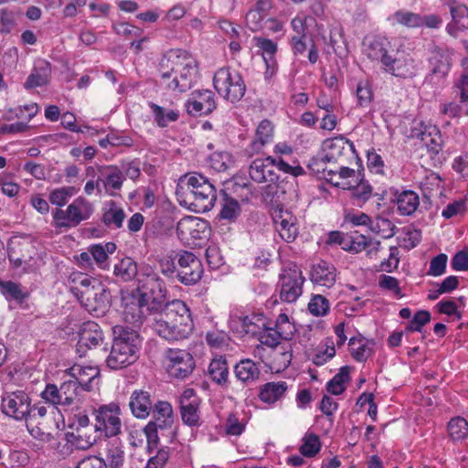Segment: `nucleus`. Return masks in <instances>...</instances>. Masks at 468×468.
<instances>
[{"instance_id": "obj_4", "label": "nucleus", "mask_w": 468, "mask_h": 468, "mask_svg": "<svg viewBox=\"0 0 468 468\" xmlns=\"http://www.w3.org/2000/svg\"><path fill=\"white\" fill-rule=\"evenodd\" d=\"M179 182L193 196V205L197 212L204 213L213 208L217 200L216 189L207 177L192 172L181 176Z\"/></svg>"}, {"instance_id": "obj_8", "label": "nucleus", "mask_w": 468, "mask_h": 468, "mask_svg": "<svg viewBox=\"0 0 468 468\" xmlns=\"http://www.w3.org/2000/svg\"><path fill=\"white\" fill-rule=\"evenodd\" d=\"M122 316L126 323L140 326L152 314L157 313V306L151 305L136 291L122 297Z\"/></svg>"}, {"instance_id": "obj_9", "label": "nucleus", "mask_w": 468, "mask_h": 468, "mask_svg": "<svg viewBox=\"0 0 468 468\" xmlns=\"http://www.w3.org/2000/svg\"><path fill=\"white\" fill-rule=\"evenodd\" d=\"M165 359L168 376L176 380H186L196 368L192 354L185 349L168 348Z\"/></svg>"}, {"instance_id": "obj_48", "label": "nucleus", "mask_w": 468, "mask_h": 468, "mask_svg": "<svg viewBox=\"0 0 468 468\" xmlns=\"http://www.w3.org/2000/svg\"><path fill=\"white\" fill-rule=\"evenodd\" d=\"M369 229L384 239H390L396 234L397 227L388 218L377 217L371 219Z\"/></svg>"}, {"instance_id": "obj_47", "label": "nucleus", "mask_w": 468, "mask_h": 468, "mask_svg": "<svg viewBox=\"0 0 468 468\" xmlns=\"http://www.w3.org/2000/svg\"><path fill=\"white\" fill-rule=\"evenodd\" d=\"M266 325V319L262 314H251L241 319L242 332L246 335H259Z\"/></svg>"}, {"instance_id": "obj_33", "label": "nucleus", "mask_w": 468, "mask_h": 468, "mask_svg": "<svg viewBox=\"0 0 468 468\" xmlns=\"http://www.w3.org/2000/svg\"><path fill=\"white\" fill-rule=\"evenodd\" d=\"M107 173L104 174V178L101 179V184L105 192L111 196H116V191L120 190L125 180L123 172L116 165H111L106 168Z\"/></svg>"}, {"instance_id": "obj_17", "label": "nucleus", "mask_w": 468, "mask_h": 468, "mask_svg": "<svg viewBox=\"0 0 468 468\" xmlns=\"http://www.w3.org/2000/svg\"><path fill=\"white\" fill-rule=\"evenodd\" d=\"M392 49L391 42L388 37L381 35L367 37L363 41V53L373 62H385Z\"/></svg>"}, {"instance_id": "obj_60", "label": "nucleus", "mask_w": 468, "mask_h": 468, "mask_svg": "<svg viewBox=\"0 0 468 468\" xmlns=\"http://www.w3.org/2000/svg\"><path fill=\"white\" fill-rule=\"evenodd\" d=\"M308 310L314 316H324L330 310L329 301L321 294L313 295L308 303Z\"/></svg>"}, {"instance_id": "obj_10", "label": "nucleus", "mask_w": 468, "mask_h": 468, "mask_svg": "<svg viewBox=\"0 0 468 468\" xmlns=\"http://www.w3.org/2000/svg\"><path fill=\"white\" fill-rule=\"evenodd\" d=\"M177 261L176 281L184 285L197 283L203 275L201 261L191 251L181 250L176 254Z\"/></svg>"}, {"instance_id": "obj_34", "label": "nucleus", "mask_w": 468, "mask_h": 468, "mask_svg": "<svg viewBox=\"0 0 468 468\" xmlns=\"http://www.w3.org/2000/svg\"><path fill=\"white\" fill-rule=\"evenodd\" d=\"M287 388L285 381L268 382L261 386L259 398L262 402L273 404L285 396Z\"/></svg>"}, {"instance_id": "obj_29", "label": "nucleus", "mask_w": 468, "mask_h": 468, "mask_svg": "<svg viewBox=\"0 0 468 468\" xmlns=\"http://www.w3.org/2000/svg\"><path fill=\"white\" fill-rule=\"evenodd\" d=\"M95 427L79 429L67 433L68 441L78 450H88L96 441Z\"/></svg>"}, {"instance_id": "obj_46", "label": "nucleus", "mask_w": 468, "mask_h": 468, "mask_svg": "<svg viewBox=\"0 0 468 468\" xmlns=\"http://www.w3.org/2000/svg\"><path fill=\"white\" fill-rule=\"evenodd\" d=\"M339 187L343 189H354V197L362 201H367L371 197L372 187L367 183L363 182L360 177L341 183Z\"/></svg>"}, {"instance_id": "obj_52", "label": "nucleus", "mask_w": 468, "mask_h": 468, "mask_svg": "<svg viewBox=\"0 0 468 468\" xmlns=\"http://www.w3.org/2000/svg\"><path fill=\"white\" fill-rule=\"evenodd\" d=\"M84 391L74 380L70 378L65 380L60 385V393L63 398L64 406L72 405L77 399L80 393Z\"/></svg>"}, {"instance_id": "obj_20", "label": "nucleus", "mask_w": 468, "mask_h": 468, "mask_svg": "<svg viewBox=\"0 0 468 468\" xmlns=\"http://www.w3.org/2000/svg\"><path fill=\"white\" fill-rule=\"evenodd\" d=\"M276 159L268 156L253 160L249 167V175L255 183H274L279 176L275 172Z\"/></svg>"}, {"instance_id": "obj_28", "label": "nucleus", "mask_w": 468, "mask_h": 468, "mask_svg": "<svg viewBox=\"0 0 468 468\" xmlns=\"http://www.w3.org/2000/svg\"><path fill=\"white\" fill-rule=\"evenodd\" d=\"M274 126L269 120H262L255 132V138L250 143L251 153H259L268 144L272 142Z\"/></svg>"}, {"instance_id": "obj_35", "label": "nucleus", "mask_w": 468, "mask_h": 468, "mask_svg": "<svg viewBox=\"0 0 468 468\" xmlns=\"http://www.w3.org/2000/svg\"><path fill=\"white\" fill-rule=\"evenodd\" d=\"M235 375L239 380L245 384L256 382L260 378V368L251 359L240 360L234 368Z\"/></svg>"}, {"instance_id": "obj_27", "label": "nucleus", "mask_w": 468, "mask_h": 468, "mask_svg": "<svg viewBox=\"0 0 468 468\" xmlns=\"http://www.w3.org/2000/svg\"><path fill=\"white\" fill-rule=\"evenodd\" d=\"M83 304L93 311L104 309L110 301V292L101 284H97L92 292H84Z\"/></svg>"}, {"instance_id": "obj_51", "label": "nucleus", "mask_w": 468, "mask_h": 468, "mask_svg": "<svg viewBox=\"0 0 468 468\" xmlns=\"http://www.w3.org/2000/svg\"><path fill=\"white\" fill-rule=\"evenodd\" d=\"M256 46L262 51V57L267 68L275 66L274 56L277 52V44L269 38L255 37Z\"/></svg>"}, {"instance_id": "obj_23", "label": "nucleus", "mask_w": 468, "mask_h": 468, "mask_svg": "<svg viewBox=\"0 0 468 468\" xmlns=\"http://www.w3.org/2000/svg\"><path fill=\"white\" fill-rule=\"evenodd\" d=\"M103 341V333L100 325L93 322L88 321L83 323L79 333V341L77 344V351L81 352V348L86 346L92 348L100 346Z\"/></svg>"}, {"instance_id": "obj_42", "label": "nucleus", "mask_w": 468, "mask_h": 468, "mask_svg": "<svg viewBox=\"0 0 468 468\" xmlns=\"http://www.w3.org/2000/svg\"><path fill=\"white\" fill-rule=\"evenodd\" d=\"M208 374L214 382L218 385H225L229 378L227 359L224 356L212 359L208 367Z\"/></svg>"}, {"instance_id": "obj_32", "label": "nucleus", "mask_w": 468, "mask_h": 468, "mask_svg": "<svg viewBox=\"0 0 468 468\" xmlns=\"http://www.w3.org/2000/svg\"><path fill=\"white\" fill-rule=\"evenodd\" d=\"M173 423H168L166 420L160 417H154L144 429V432L147 439L148 449L156 448L159 443V432L163 434L166 430L171 429Z\"/></svg>"}, {"instance_id": "obj_5", "label": "nucleus", "mask_w": 468, "mask_h": 468, "mask_svg": "<svg viewBox=\"0 0 468 468\" xmlns=\"http://www.w3.org/2000/svg\"><path fill=\"white\" fill-rule=\"evenodd\" d=\"M94 212L93 205L82 197L75 198L66 209L56 208L52 211L55 229H70L88 220Z\"/></svg>"}, {"instance_id": "obj_39", "label": "nucleus", "mask_w": 468, "mask_h": 468, "mask_svg": "<svg viewBox=\"0 0 468 468\" xmlns=\"http://www.w3.org/2000/svg\"><path fill=\"white\" fill-rule=\"evenodd\" d=\"M70 279L75 284L71 287V292L80 302L84 299V292H92L95 290L96 285L101 283L97 279L89 277L81 272L73 273Z\"/></svg>"}, {"instance_id": "obj_45", "label": "nucleus", "mask_w": 468, "mask_h": 468, "mask_svg": "<svg viewBox=\"0 0 468 468\" xmlns=\"http://www.w3.org/2000/svg\"><path fill=\"white\" fill-rule=\"evenodd\" d=\"M369 345L372 346L374 345V343L372 341L368 342L364 338H350L348 346L350 347L351 354L354 359L356 360L357 362L366 361L371 355V347L369 346Z\"/></svg>"}, {"instance_id": "obj_13", "label": "nucleus", "mask_w": 468, "mask_h": 468, "mask_svg": "<svg viewBox=\"0 0 468 468\" xmlns=\"http://www.w3.org/2000/svg\"><path fill=\"white\" fill-rule=\"evenodd\" d=\"M254 354L272 372L279 373L284 371L290 366L292 357V348L289 343L285 342L273 349L256 346Z\"/></svg>"}, {"instance_id": "obj_59", "label": "nucleus", "mask_w": 468, "mask_h": 468, "mask_svg": "<svg viewBox=\"0 0 468 468\" xmlns=\"http://www.w3.org/2000/svg\"><path fill=\"white\" fill-rule=\"evenodd\" d=\"M76 194L74 186H62L56 188L49 194V201L51 204L59 207H63L67 204L68 200Z\"/></svg>"}, {"instance_id": "obj_30", "label": "nucleus", "mask_w": 468, "mask_h": 468, "mask_svg": "<svg viewBox=\"0 0 468 468\" xmlns=\"http://www.w3.org/2000/svg\"><path fill=\"white\" fill-rule=\"evenodd\" d=\"M125 218L124 210L113 200L108 201L103 207L101 221L109 229H117L122 227Z\"/></svg>"}, {"instance_id": "obj_55", "label": "nucleus", "mask_w": 468, "mask_h": 468, "mask_svg": "<svg viewBox=\"0 0 468 468\" xmlns=\"http://www.w3.org/2000/svg\"><path fill=\"white\" fill-rule=\"evenodd\" d=\"M346 239L347 246H346L345 250L353 253H359L371 244V239L357 232L348 234Z\"/></svg>"}, {"instance_id": "obj_16", "label": "nucleus", "mask_w": 468, "mask_h": 468, "mask_svg": "<svg viewBox=\"0 0 468 468\" xmlns=\"http://www.w3.org/2000/svg\"><path fill=\"white\" fill-rule=\"evenodd\" d=\"M216 107L215 94L210 90H194L185 102L186 111L191 116L208 115Z\"/></svg>"}, {"instance_id": "obj_11", "label": "nucleus", "mask_w": 468, "mask_h": 468, "mask_svg": "<svg viewBox=\"0 0 468 468\" xmlns=\"http://www.w3.org/2000/svg\"><path fill=\"white\" fill-rule=\"evenodd\" d=\"M122 411L119 404L112 402L100 406L95 411V431L103 432L106 437H114L121 433Z\"/></svg>"}, {"instance_id": "obj_61", "label": "nucleus", "mask_w": 468, "mask_h": 468, "mask_svg": "<svg viewBox=\"0 0 468 468\" xmlns=\"http://www.w3.org/2000/svg\"><path fill=\"white\" fill-rule=\"evenodd\" d=\"M108 468H121L124 463V452L116 443H111L106 453Z\"/></svg>"}, {"instance_id": "obj_37", "label": "nucleus", "mask_w": 468, "mask_h": 468, "mask_svg": "<svg viewBox=\"0 0 468 468\" xmlns=\"http://www.w3.org/2000/svg\"><path fill=\"white\" fill-rule=\"evenodd\" d=\"M398 211L402 216H411L420 206V197L412 190H404L397 196Z\"/></svg>"}, {"instance_id": "obj_62", "label": "nucleus", "mask_w": 468, "mask_h": 468, "mask_svg": "<svg viewBox=\"0 0 468 468\" xmlns=\"http://www.w3.org/2000/svg\"><path fill=\"white\" fill-rule=\"evenodd\" d=\"M240 213V206L233 197L225 195L222 207L220 210V218L223 219L233 220Z\"/></svg>"}, {"instance_id": "obj_64", "label": "nucleus", "mask_w": 468, "mask_h": 468, "mask_svg": "<svg viewBox=\"0 0 468 468\" xmlns=\"http://www.w3.org/2000/svg\"><path fill=\"white\" fill-rule=\"evenodd\" d=\"M395 20L408 27H422V16L409 11H397L394 14Z\"/></svg>"}, {"instance_id": "obj_26", "label": "nucleus", "mask_w": 468, "mask_h": 468, "mask_svg": "<svg viewBox=\"0 0 468 468\" xmlns=\"http://www.w3.org/2000/svg\"><path fill=\"white\" fill-rule=\"evenodd\" d=\"M67 374L74 380L84 391L91 389V382L100 374L99 369L94 367H84L74 365L67 370Z\"/></svg>"}, {"instance_id": "obj_6", "label": "nucleus", "mask_w": 468, "mask_h": 468, "mask_svg": "<svg viewBox=\"0 0 468 468\" xmlns=\"http://www.w3.org/2000/svg\"><path fill=\"white\" fill-rule=\"evenodd\" d=\"M213 86L219 95L232 103L239 101L246 91L240 73L229 67L220 68L215 72Z\"/></svg>"}, {"instance_id": "obj_12", "label": "nucleus", "mask_w": 468, "mask_h": 468, "mask_svg": "<svg viewBox=\"0 0 468 468\" xmlns=\"http://www.w3.org/2000/svg\"><path fill=\"white\" fill-rule=\"evenodd\" d=\"M135 291L144 296L151 305L157 306V311L164 307L167 290L164 281L155 272L140 278Z\"/></svg>"}, {"instance_id": "obj_43", "label": "nucleus", "mask_w": 468, "mask_h": 468, "mask_svg": "<svg viewBox=\"0 0 468 468\" xmlns=\"http://www.w3.org/2000/svg\"><path fill=\"white\" fill-rule=\"evenodd\" d=\"M137 263L130 257L122 259L114 265L113 273L122 282L132 281L137 274Z\"/></svg>"}, {"instance_id": "obj_3", "label": "nucleus", "mask_w": 468, "mask_h": 468, "mask_svg": "<svg viewBox=\"0 0 468 468\" xmlns=\"http://www.w3.org/2000/svg\"><path fill=\"white\" fill-rule=\"evenodd\" d=\"M112 331L113 342L106 365L111 369L119 370L137 361L141 338L135 330L122 325H115Z\"/></svg>"}, {"instance_id": "obj_50", "label": "nucleus", "mask_w": 468, "mask_h": 468, "mask_svg": "<svg viewBox=\"0 0 468 468\" xmlns=\"http://www.w3.org/2000/svg\"><path fill=\"white\" fill-rule=\"evenodd\" d=\"M21 255L18 256L15 248H8V258L16 267L21 266L23 263L27 264L32 259L31 251L34 250V246L30 242H22L19 244Z\"/></svg>"}, {"instance_id": "obj_58", "label": "nucleus", "mask_w": 468, "mask_h": 468, "mask_svg": "<svg viewBox=\"0 0 468 468\" xmlns=\"http://www.w3.org/2000/svg\"><path fill=\"white\" fill-rule=\"evenodd\" d=\"M335 355V344L332 338H325L323 342L322 350H319L313 356V363L315 366H323Z\"/></svg>"}, {"instance_id": "obj_44", "label": "nucleus", "mask_w": 468, "mask_h": 468, "mask_svg": "<svg viewBox=\"0 0 468 468\" xmlns=\"http://www.w3.org/2000/svg\"><path fill=\"white\" fill-rule=\"evenodd\" d=\"M422 144L432 153L438 154L441 147L440 131L435 126L425 128L424 131L416 134Z\"/></svg>"}, {"instance_id": "obj_49", "label": "nucleus", "mask_w": 468, "mask_h": 468, "mask_svg": "<svg viewBox=\"0 0 468 468\" xmlns=\"http://www.w3.org/2000/svg\"><path fill=\"white\" fill-rule=\"evenodd\" d=\"M349 378V367H343L339 372L334 376V378L327 383L326 389L333 395H340L346 390L345 384L348 382Z\"/></svg>"}, {"instance_id": "obj_56", "label": "nucleus", "mask_w": 468, "mask_h": 468, "mask_svg": "<svg viewBox=\"0 0 468 468\" xmlns=\"http://www.w3.org/2000/svg\"><path fill=\"white\" fill-rule=\"evenodd\" d=\"M308 168L316 176L323 175V177L330 182L335 186L339 187L341 186L340 182H334L333 176L335 175L336 171L333 169H328L327 166L322 162L320 157L314 156L312 158L308 165Z\"/></svg>"}, {"instance_id": "obj_18", "label": "nucleus", "mask_w": 468, "mask_h": 468, "mask_svg": "<svg viewBox=\"0 0 468 468\" xmlns=\"http://www.w3.org/2000/svg\"><path fill=\"white\" fill-rule=\"evenodd\" d=\"M29 397L23 391L6 394L2 399L3 412L15 420H25L29 413Z\"/></svg>"}, {"instance_id": "obj_24", "label": "nucleus", "mask_w": 468, "mask_h": 468, "mask_svg": "<svg viewBox=\"0 0 468 468\" xmlns=\"http://www.w3.org/2000/svg\"><path fill=\"white\" fill-rule=\"evenodd\" d=\"M129 408L137 419H146L153 409L151 394L143 389H135L130 396Z\"/></svg>"}, {"instance_id": "obj_15", "label": "nucleus", "mask_w": 468, "mask_h": 468, "mask_svg": "<svg viewBox=\"0 0 468 468\" xmlns=\"http://www.w3.org/2000/svg\"><path fill=\"white\" fill-rule=\"evenodd\" d=\"M180 415L184 424L200 426V399L193 388H186L179 397Z\"/></svg>"}, {"instance_id": "obj_36", "label": "nucleus", "mask_w": 468, "mask_h": 468, "mask_svg": "<svg viewBox=\"0 0 468 468\" xmlns=\"http://www.w3.org/2000/svg\"><path fill=\"white\" fill-rule=\"evenodd\" d=\"M50 64L48 61H41L40 65L36 67L27 77L24 87L27 90L42 87L48 83L50 78Z\"/></svg>"}, {"instance_id": "obj_41", "label": "nucleus", "mask_w": 468, "mask_h": 468, "mask_svg": "<svg viewBox=\"0 0 468 468\" xmlns=\"http://www.w3.org/2000/svg\"><path fill=\"white\" fill-rule=\"evenodd\" d=\"M154 117V121L160 128L166 127L170 122H175L179 118L178 111L166 110L154 102L148 103Z\"/></svg>"}, {"instance_id": "obj_1", "label": "nucleus", "mask_w": 468, "mask_h": 468, "mask_svg": "<svg viewBox=\"0 0 468 468\" xmlns=\"http://www.w3.org/2000/svg\"><path fill=\"white\" fill-rule=\"evenodd\" d=\"M157 71L161 84L173 93L190 90L198 74V64L187 51L170 49L159 59Z\"/></svg>"}, {"instance_id": "obj_38", "label": "nucleus", "mask_w": 468, "mask_h": 468, "mask_svg": "<svg viewBox=\"0 0 468 468\" xmlns=\"http://www.w3.org/2000/svg\"><path fill=\"white\" fill-rule=\"evenodd\" d=\"M260 345L257 346H262L264 348L273 349L278 346H282L283 343L281 339L290 340V332H280L277 329L264 327L260 335H258Z\"/></svg>"}, {"instance_id": "obj_53", "label": "nucleus", "mask_w": 468, "mask_h": 468, "mask_svg": "<svg viewBox=\"0 0 468 468\" xmlns=\"http://www.w3.org/2000/svg\"><path fill=\"white\" fill-rule=\"evenodd\" d=\"M431 63L433 65L432 73L444 76L450 69L449 57L439 48L432 50V56L430 58Z\"/></svg>"}, {"instance_id": "obj_21", "label": "nucleus", "mask_w": 468, "mask_h": 468, "mask_svg": "<svg viewBox=\"0 0 468 468\" xmlns=\"http://www.w3.org/2000/svg\"><path fill=\"white\" fill-rule=\"evenodd\" d=\"M309 276L314 285L329 289L335 283L337 271L334 264L325 261H320L313 264Z\"/></svg>"}, {"instance_id": "obj_25", "label": "nucleus", "mask_w": 468, "mask_h": 468, "mask_svg": "<svg viewBox=\"0 0 468 468\" xmlns=\"http://www.w3.org/2000/svg\"><path fill=\"white\" fill-rule=\"evenodd\" d=\"M271 8V0H257L246 14V23L251 31L255 32L262 27L263 21Z\"/></svg>"}, {"instance_id": "obj_54", "label": "nucleus", "mask_w": 468, "mask_h": 468, "mask_svg": "<svg viewBox=\"0 0 468 468\" xmlns=\"http://www.w3.org/2000/svg\"><path fill=\"white\" fill-rule=\"evenodd\" d=\"M302 441L300 452L305 457L312 458L321 450L320 439L314 433H305Z\"/></svg>"}, {"instance_id": "obj_57", "label": "nucleus", "mask_w": 468, "mask_h": 468, "mask_svg": "<svg viewBox=\"0 0 468 468\" xmlns=\"http://www.w3.org/2000/svg\"><path fill=\"white\" fill-rule=\"evenodd\" d=\"M448 431L452 440H463L468 436V422L462 417L453 418L448 423Z\"/></svg>"}, {"instance_id": "obj_63", "label": "nucleus", "mask_w": 468, "mask_h": 468, "mask_svg": "<svg viewBox=\"0 0 468 468\" xmlns=\"http://www.w3.org/2000/svg\"><path fill=\"white\" fill-rule=\"evenodd\" d=\"M357 105L360 107H368L373 100L371 86L367 80H360L356 89Z\"/></svg>"}, {"instance_id": "obj_40", "label": "nucleus", "mask_w": 468, "mask_h": 468, "mask_svg": "<svg viewBox=\"0 0 468 468\" xmlns=\"http://www.w3.org/2000/svg\"><path fill=\"white\" fill-rule=\"evenodd\" d=\"M116 250V245L113 242L105 244H93L89 247V251L97 265L102 269H108L109 254H112Z\"/></svg>"}, {"instance_id": "obj_14", "label": "nucleus", "mask_w": 468, "mask_h": 468, "mask_svg": "<svg viewBox=\"0 0 468 468\" xmlns=\"http://www.w3.org/2000/svg\"><path fill=\"white\" fill-rule=\"evenodd\" d=\"M381 69L399 79H411L417 75L419 65L410 55L393 57L390 54L381 65Z\"/></svg>"}, {"instance_id": "obj_2", "label": "nucleus", "mask_w": 468, "mask_h": 468, "mask_svg": "<svg viewBox=\"0 0 468 468\" xmlns=\"http://www.w3.org/2000/svg\"><path fill=\"white\" fill-rule=\"evenodd\" d=\"M152 327L160 337L173 342L187 338L193 332L194 323L185 302L174 300L157 311Z\"/></svg>"}, {"instance_id": "obj_22", "label": "nucleus", "mask_w": 468, "mask_h": 468, "mask_svg": "<svg viewBox=\"0 0 468 468\" xmlns=\"http://www.w3.org/2000/svg\"><path fill=\"white\" fill-rule=\"evenodd\" d=\"M452 21L446 27V31L452 37H457L459 30L468 28V7L457 0H448Z\"/></svg>"}, {"instance_id": "obj_19", "label": "nucleus", "mask_w": 468, "mask_h": 468, "mask_svg": "<svg viewBox=\"0 0 468 468\" xmlns=\"http://www.w3.org/2000/svg\"><path fill=\"white\" fill-rule=\"evenodd\" d=\"M272 218L280 237L288 243L292 242L299 233L297 218L283 207L274 209Z\"/></svg>"}, {"instance_id": "obj_7", "label": "nucleus", "mask_w": 468, "mask_h": 468, "mask_svg": "<svg viewBox=\"0 0 468 468\" xmlns=\"http://www.w3.org/2000/svg\"><path fill=\"white\" fill-rule=\"evenodd\" d=\"M305 278L302 271L295 264L284 268L279 276L277 289L282 302L292 303L303 293V285Z\"/></svg>"}, {"instance_id": "obj_31", "label": "nucleus", "mask_w": 468, "mask_h": 468, "mask_svg": "<svg viewBox=\"0 0 468 468\" xmlns=\"http://www.w3.org/2000/svg\"><path fill=\"white\" fill-rule=\"evenodd\" d=\"M327 148L331 151V158L339 162L342 156L348 155L354 158L357 157L355 144L343 136L333 138L327 142Z\"/></svg>"}]
</instances>
